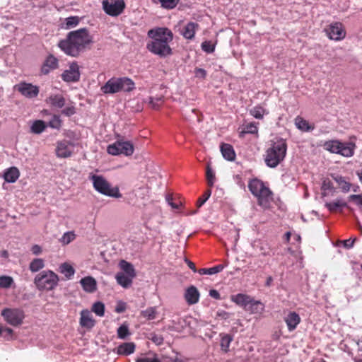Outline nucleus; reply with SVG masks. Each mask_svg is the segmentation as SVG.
<instances>
[{"mask_svg":"<svg viewBox=\"0 0 362 362\" xmlns=\"http://www.w3.org/2000/svg\"><path fill=\"white\" fill-rule=\"evenodd\" d=\"M255 197L257 198L258 204L263 209H266L270 207L273 201V193L268 187Z\"/></svg>","mask_w":362,"mask_h":362,"instance_id":"obj_15","label":"nucleus"},{"mask_svg":"<svg viewBox=\"0 0 362 362\" xmlns=\"http://www.w3.org/2000/svg\"><path fill=\"white\" fill-rule=\"evenodd\" d=\"M224 267L222 264H218L211 268H203L198 271V273L201 275L208 274L212 275L222 272Z\"/></svg>","mask_w":362,"mask_h":362,"instance_id":"obj_36","label":"nucleus"},{"mask_svg":"<svg viewBox=\"0 0 362 362\" xmlns=\"http://www.w3.org/2000/svg\"><path fill=\"white\" fill-rule=\"evenodd\" d=\"M1 315L7 323L14 327L21 325L25 318L24 311L20 308H4Z\"/></svg>","mask_w":362,"mask_h":362,"instance_id":"obj_8","label":"nucleus"},{"mask_svg":"<svg viewBox=\"0 0 362 362\" xmlns=\"http://www.w3.org/2000/svg\"><path fill=\"white\" fill-rule=\"evenodd\" d=\"M14 88L21 95L28 98H35L39 93L38 87L32 83L23 82L16 85Z\"/></svg>","mask_w":362,"mask_h":362,"instance_id":"obj_12","label":"nucleus"},{"mask_svg":"<svg viewBox=\"0 0 362 362\" xmlns=\"http://www.w3.org/2000/svg\"><path fill=\"white\" fill-rule=\"evenodd\" d=\"M74 151V144L68 141L64 140L57 143L56 149L57 156L59 158L70 157Z\"/></svg>","mask_w":362,"mask_h":362,"instance_id":"obj_14","label":"nucleus"},{"mask_svg":"<svg viewBox=\"0 0 362 362\" xmlns=\"http://www.w3.org/2000/svg\"><path fill=\"white\" fill-rule=\"evenodd\" d=\"M3 332H5V336L4 337L6 338L7 340H9L12 338V334H13V329L11 328H9V327H6V328H3Z\"/></svg>","mask_w":362,"mask_h":362,"instance_id":"obj_63","label":"nucleus"},{"mask_svg":"<svg viewBox=\"0 0 362 362\" xmlns=\"http://www.w3.org/2000/svg\"><path fill=\"white\" fill-rule=\"evenodd\" d=\"M252 246L255 250H259L262 255H268L269 247H268V245L267 243H265L261 240H256L252 244Z\"/></svg>","mask_w":362,"mask_h":362,"instance_id":"obj_40","label":"nucleus"},{"mask_svg":"<svg viewBox=\"0 0 362 362\" xmlns=\"http://www.w3.org/2000/svg\"><path fill=\"white\" fill-rule=\"evenodd\" d=\"M158 1L160 3L162 7L172 9L177 6L179 0H158Z\"/></svg>","mask_w":362,"mask_h":362,"instance_id":"obj_51","label":"nucleus"},{"mask_svg":"<svg viewBox=\"0 0 362 362\" xmlns=\"http://www.w3.org/2000/svg\"><path fill=\"white\" fill-rule=\"evenodd\" d=\"M211 194V190L210 189L206 190L204 192V193L203 194V195L198 199V200L197 202V207L198 208L201 207L209 199Z\"/></svg>","mask_w":362,"mask_h":362,"instance_id":"obj_53","label":"nucleus"},{"mask_svg":"<svg viewBox=\"0 0 362 362\" xmlns=\"http://www.w3.org/2000/svg\"><path fill=\"white\" fill-rule=\"evenodd\" d=\"M323 147L332 153L351 157L354 155L355 146L351 143H341L337 140H332L325 142Z\"/></svg>","mask_w":362,"mask_h":362,"instance_id":"obj_7","label":"nucleus"},{"mask_svg":"<svg viewBox=\"0 0 362 362\" xmlns=\"http://www.w3.org/2000/svg\"><path fill=\"white\" fill-rule=\"evenodd\" d=\"M325 206L328 209L329 211L334 212L339 209H341L342 208L346 207L347 204L341 199H336L332 202H327L325 204Z\"/></svg>","mask_w":362,"mask_h":362,"instance_id":"obj_32","label":"nucleus"},{"mask_svg":"<svg viewBox=\"0 0 362 362\" xmlns=\"http://www.w3.org/2000/svg\"><path fill=\"white\" fill-rule=\"evenodd\" d=\"M80 284L86 292L93 293L97 289V282L92 276H86L81 279Z\"/></svg>","mask_w":362,"mask_h":362,"instance_id":"obj_19","label":"nucleus"},{"mask_svg":"<svg viewBox=\"0 0 362 362\" xmlns=\"http://www.w3.org/2000/svg\"><path fill=\"white\" fill-rule=\"evenodd\" d=\"M221 152L223 158L229 161H233L235 158V153L230 144H222L221 145Z\"/></svg>","mask_w":362,"mask_h":362,"instance_id":"obj_26","label":"nucleus"},{"mask_svg":"<svg viewBox=\"0 0 362 362\" xmlns=\"http://www.w3.org/2000/svg\"><path fill=\"white\" fill-rule=\"evenodd\" d=\"M161 222V217L158 213L154 214L153 217H149L146 220L147 227L149 228H156Z\"/></svg>","mask_w":362,"mask_h":362,"instance_id":"obj_38","label":"nucleus"},{"mask_svg":"<svg viewBox=\"0 0 362 362\" xmlns=\"http://www.w3.org/2000/svg\"><path fill=\"white\" fill-rule=\"evenodd\" d=\"M151 339L152 341H153L157 345H160L163 344V338L161 335L156 334H151Z\"/></svg>","mask_w":362,"mask_h":362,"instance_id":"obj_59","label":"nucleus"},{"mask_svg":"<svg viewBox=\"0 0 362 362\" xmlns=\"http://www.w3.org/2000/svg\"><path fill=\"white\" fill-rule=\"evenodd\" d=\"M202 49L206 53H212L215 49V45L211 41H204L201 45Z\"/></svg>","mask_w":362,"mask_h":362,"instance_id":"obj_54","label":"nucleus"},{"mask_svg":"<svg viewBox=\"0 0 362 362\" xmlns=\"http://www.w3.org/2000/svg\"><path fill=\"white\" fill-rule=\"evenodd\" d=\"M13 284V279L9 276H0V288H8Z\"/></svg>","mask_w":362,"mask_h":362,"instance_id":"obj_45","label":"nucleus"},{"mask_svg":"<svg viewBox=\"0 0 362 362\" xmlns=\"http://www.w3.org/2000/svg\"><path fill=\"white\" fill-rule=\"evenodd\" d=\"M135 88L134 82L128 77L111 78L101 88L104 94H114L119 91L130 92Z\"/></svg>","mask_w":362,"mask_h":362,"instance_id":"obj_4","label":"nucleus"},{"mask_svg":"<svg viewBox=\"0 0 362 362\" xmlns=\"http://www.w3.org/2000/svg\"><path fill=\"white\" fill-rule=\"evenodd\" d=\"M75 112V108L74 107H67L62 111V114L68 117L74 115Z\"/></svg>","mask_w":362,"mask_h":362,"instance_id":"obj_60","label":"nucleus"},{"mask_svg":"<svg viewBox=\"0 0 362 362\" xmlns=\"http://www.w3.org/2000/svg\"><path fill=\"white\" fill-rule=\"evenodd\" d=\"M206 177L208 185L210 187H213L215 182V174L209 165H208L206 168Z\"/></svg>","mask_w":362,"mask_h":362,"instance_id":"obj_49","label":"nucleus"},{"mask_svg":"<svg viewBox=\"0 0 362 362\" xmlns=\"http://www.w3.org/2000/svg\"><path fill=\"white\" fill-rule=\"evenodd\" d=\"M257 132H258V128H257L256 123L251 122V123L246 124L244 127L243 131L240 132V135L245 134H257Z\"/></svg>","mask_w":362,"mask_h":362,"instance_id":"obj_43","label":"nucleus"},{"mask_svg":"<svg viewBox=\"0 0 362 362\" xmlns=\"http://www.w3.org/2000/svg\"><path fill=\"white\" fill-rule=\"evenodd\" d=\"M79 66L76 62L70 64L69 69L65 70L62 74L63 81L70 82H77L80 80Z\"/></svg>","mask_w":362,"mask_h":362,"instance_id":"obj_13","label":"nucleus"},{"mask_svg":"<svg viewBox=\"0 0 362 362\" xmlns=\"http://www.w3.org/2000/svg\"><path fill=\"white\" fill-rule=\"evenodd\" d=\"M31 251H32L33 254H34L35 255H38L42 252V248L38 245H34L31 248Z\"/></svg>","mask_w":362,"mask_h":362,"instance_id":"obj_64","label":"nucleus"},{"mask_svg":"<svg viewBox=\"0 0 362 362\" xmlns=\"http://www.w3.org/2000/svg\"><path fill=\"white\" fill-rule=\"evenodd\" d=\"M221 337V348L224 352H228L231 341L233 340V335L230 334L221 333L219 334Z\"/></svg>","mask_w":362,"mask_h":362,"instance_id":"obj_30","label":"nucleus"},{"mask_svg":"<svg viewBox=\"0 0 362 362\" xmlns=\"http://www.w3.org/2000/svg\"><path fill=\"white\" fill-rule=\"evenodd\" d=\"M327 34L331 40H341L345 37L346 32L341 23L336 22L329 25L326 29Z\"/></svg>","mask_w":362,"mask_h":362,"instance_id":"obj_11","label":"nucleus"},{"mask_svg":"<svg viewBox=\"0 0 362 362\" xmlns=\"http://www.w3.org/2000/svg\"><path fill=\"white\" fill-rule=\"evenodd\" d=\"M284 321L290 332L296 329L300 322V317L296 312H290L284 318Z\"/></svg>","mask_w":362,"mask_h":362,"instance_id":"obj_18","label":"nucleus"},{"mask_svg":"<svg viewBox=\"0 0 362 362\" xmlns=\"http://www.w3.org/2000/svg\"><path fill=\"white\" fill-rule=\"evenodd\" d=\"M250 115L256 119H261L265 113V110L261 106H255L250 111Z\"/></svg>","mask_w":362,"mask_h":362,"instance_id":"obj_44","label":"nucleus"},{"mask_svg":"<svg viewBox=\"0 0 362 362\" xmlns=\"http://www.w3.org/2000/svg\"><path fill=\"white\" fill-rule=\"evenodd\" d=\"M80 18L78 16H70L65 18L62 28L66 30L73 28L78 25Z\"/></svg>","mask_w":362,"mask_h":362,"instance_id":"obj_35","label":"nucleus"},{"mask_svg":"<svg viewBox=\"0 0 362 362\" xmlns=\"http://www.w3.org/2000/svg\"><path fill=\"white\" fill-rule=\"evenodd\" d=\"M117 332L118 338L121 339H125L130 335L129 327L126 324H122L120 327H119Z\"/></svg>","mask_w":362,"mask_h":362,"instance_id":"obj_42","label":"nucleus"},{"mask_svg":"<svg viewBox=\"0 0 362 362\" xmlns=\"http://www.w3.org/2000/svg\"><path fill=\"white\" fill-rule=\"evenodd\" d=\"M251 298L252 297L248 295L238 293L237 295L232 296L231 300L237 305H240L245 309L248 305V303H250V300Z\"/></svg>","mask_w":362,"mask_h":362,"instance_id":"obj_29","label":"nucleus"},{"mask_svg":"<svg viewBox=\"0 0 362 362\" xmlns=\"http://www.w3.org/2000/svg\"><path fill=\"white\" fill-rule=\"evenodd\" d=\"M135 344L133 342H124L118 346L117 353L119 355L128 356L134 353Z\"/></svg>","mask_w":362,"mask_h":362,"instance_id":"obj_28","label":"nucleus"},{"mask_svg":"<svg viewBox=\"0 0 362 362\" xmlns=\"http://www.w3.org/2000/svg\"><path fill=\"white\" fill-rule=\"evenodd\" d=\"M296 125L298 129L304 132H309L313 129L310 127L309 123L305 119L299 117L296 119Z\"/></svg>","mask_w":362,"mask_h":362,"instance_id":"obj_41","label":"nucleus"},{"mask_svg":"<svg viewBox=\"0 0 362 362\" xmlns=\"http://www.w3.org/2000/svg\"><path fill=\"white\" fill-rule=\"evenodd\" d=\"M333 180L338 184L343 192H348L350 190L351 184L345 180L341 175L332 176Z\"/></svg>","mask_w":362,"mask_h":362,"instance_id":"obj_34","label":"nucleus"},{"mask_svg":"<svg viewBox=\"0 0 362 362\" xmlns=\"http://www.w3.org/2000/svg\"><path fill=\"white\" fill-rule=\"evenodd\" d=\"M59 276L52 270H44L34 278V284L40 291H52L58 285Z\"/></svg>","mask_w":362,"mask_h":362,"instance_id":"obj_5","label":"nucleus"},{"mask_svg":"<svg viewBox=\"0 0 362 362\" xmlns=\"http://www.w3.org/2000/svg\"><path fill=\"white\" fill-rule=\"evenodd\" d=\"M195 76L200 78H204L206 76V71L202 68H196L194 70Z\"/></svg>","mask_w":362,"mask_h":362,"instance_id":"obj_58","label":"nucleus"},{"mask_svg":"<svg viewBox=\"0 0 362 362\" xmlns=\"http://www.w3.org/2000/svg\"><path fill=\"white\" fill-rule=\"evenodd\" d=\"M89 179L93 182L94 189L104 195L119 198L122 197L117 187H112L111 185L102 175L90 174Z\"/></svg>","mask_w":362,"mask_h":362,"instance_id":"obj_6","label":"nucleus"},{"mask_svg":"<svg viewBox=\"0 0 362 362\" xmlns=\"http://www.w3.org/2000/svg\"><path fill=\"white\" fill-rule=\"evenodd\" d=\"M200 293L194 286H190L185 292V299L189 305H194L199 302Z\"/></svg>","mask_w":362,"mask_h":362,"instance_id":"obj_16","label":"nucleus"},{"mask_svg":"<svg viewBox=\"0 0 362 362\" xmlns=\"http://www.w3.org/2000/svg\"><path fill=\"white\" fill-rule=\"evenodd\" d=\"M156 309L154 307L148 308L141 312L142 316L148 320H154L156 317Z\"/></svg>","mask_w":362,"mask_h":362,"instance_id":"obj_47","label":"nucleus"},{"mask_svg":"<svg viewBox=\"0 0 362 362\" xmlns=\"http://www.w3.org/2000/svg\"><path fill=\"white\" fill-rule=\"evenodd\" d=\"M136 362H160L155 354H149L138 358Z\"/></svg>","mask_w":362,"mask_h":362,"instance_id":"obj_48","label":"nucleus"},{"mask_svg":"<svg viewBox=\"0 0 362 362\" xmlns=\"http://www.w3.org/2000/svg\"><path fill=\"white\" fill-rule=\"evenodd\" d=\"M59 271L62 274H64L68 279H70L75 273L74 267L67 263L61 264L59 267Z\"/></svg>","mask_w":362,"mask_h":362,"instance_id":"obj_37","label":"nucleus"},{"mask_svg":"<svg viewBox=\"0 0 362 362\" xmlns=\"http://www.w3.org/2000/svg\"><path fill=\"white\" fill-rule=\"evenodd\" d=\"M199 28V25L194 22L188 23L183 28L182 35L188 40H192L194 37L195 31Z\"/></svg>","mask_w":362,"mask_h":362,"instance_id":"obj_25","label":"nucleus"},{"mask_svg":"<svg viewBox=\"0 0 362 362\" xmlns=\"http://www.w3.org/2000/svg\"><path fill=\"white\" fill-rule=\"evenodd\" d=\"M119 265L121 269L123 271V273L129 275L130 276H136V272L132 264L125 260H121L119 263Z\"/></svg>","mask_w":362,"mask_h":362,"instance_id":"obj_31","label":"nucleus"},{"mask_svg":"<svg viewBox=\"0 0 362 362\" xmlns=\"http://www.w3.org/2000/svg\"><path fill=\"white\" fill-rule=\"evenodd\" d=\"M267 187L264 183L258 179H253L250 180L248 184V188L254 196H257L259 193L262 192Z\"/></svg>","mask_w":362,"mask_h":362,"instance_id":"obj_22","label":"nucleus"},{"mask_svg":"<svg viewBox=\"0 0 362 362\" xmlns=\"http://www.w3.org/2000/svg\"><path fill=\"white\" fill-rule=\"evenodd\" d=\"M20 176V172L16 167H11L5 170L4 178L8 183L15 182Z\"/></svg>","mask_w":362,"mask_h":362,"instance_id":"obj_24","label":"nucleus"},{"mask_svg":"<svg viewBox=\"0 0 362 362\" xmlns=\"http://www.w3.org/2000/svg\"><path fill=\"white\" fill-rule=\"evenodd\" d=\"M92 42L88 29L81 28L69 32L65 39L59 42V47L67 55L76 57Z\"/></svg>","mask_w":362,"mask_h":362,"instance_id":"obj_1","label":"nucleus"},{"mask_svg":"<svg viewBox=\"0 0 362 362\" xmlns=\"http://www.w3.org/2000/svg\"><path fill=\"white\" fill-rule=\"evenodd\" d=\"M61 119L59 115H54L49 122V126L53 129H59L61 127Z\"/></svg>","mask_w":362,"mask_h":362,"instance_id":"obj_55","label":"nucleus"},{"mask_svg":"<svg viewBox=\"0 0 362 362\" xmlns=\"http://www.w3.org/2000/svg\"><path fill=\"white\" fill-rule=\"evenodd\" d=\"M165 200L166 202H168V204L171 206L172 208L173 209H178L179 207V205L176 203H174L173 202V197L170 194H168L166 197H165Z\"/></svg>","mask_w":362,"mask_h":362,"instance_id":"obj_62","label":"nucleus"},{"mask_svg":"<svg viewBox=\"0 0 362 362\" xmlns=\"http://www.w3.org/2000/svg\"><path fill=\"white\" fill-rule=\"evenodd\" d=\"M80 325L86 328H92L95 325V321L92 317L90 312L88 310H83L81 312Z\"/></svg>","mask_w":362,"mask_h":362,"instance_id":"obj_21","label":"nucleus"},{"mask_svg":"<svg viewBox=\"0 0 362 362\" xmlns=\"http://www.w3.org/2000/svg\"><path fill=\"white\" fill-rule=\"evenodd\" d=\"M45 266V264L43 259L35 258L30 262L29 264V269L31 272L35 273L43 269Z\"/></svg>","mask_w":362,"mask_h":362,"instance_id":"obj_33","label":"nucleus"},{"mask_svg":"<svg viewBox=\"0 0 362 362\" xmlns=\"http://www.w3.org/2000/svg\"><path fill=\"white\" fill-rule=\"evenodd\" d=\"M103 8L109 16H117L121 14L125 8L124 0H104L103 1Z\"/></svg>","mask_w":362,"mask_h":362,"instance_id":"obj_10","label":"nucleus"},{"mask_svg":"<svg viewBox=\"0 0 362 362\" xmlns=\"http://www.w3.org/2000/svg\"><path fill=\"white\" fill-rule=\"evenodd\" d=\"M356 240V238H354V239H347V240H342L341 241V243L343 244V246L347 249V250H349L351 248H352L354 247V242L355 240Z\"/></svg>","mask_w":362,"mask_h":362,"instance_id":"obj_57","label":"nucleus"},{"mask_svg":"<svg viewBox=\"0 0 362 362\" xmlns=\"http://www.w3.org/2000/svg\"><path fill=\"white\" fill-rule=\"evenodd\" d=\"M148 36L151 39L146 45L147 49L151 53L165 58L172 54L169 43L173 40V34L168 28L158 27L151 29Z\"/></svg>","mask_w":362,"mask_h":362,"instance_id":"obj_2","label":"nucleus"},{"mask_svg":"<svg viewBox=\"0 0 362 362\" xmlns=\"http://www.w3.org/2000/svg\"><path fill=\"white\" fill-rule=\"evenodd\" d=\"M349 199L354 201L357 206L362 209V195L351 194L349 196Z\"/></svg>","mask_w":362,"mask_h":362,"instance_id":"obj_56","label":"nucleus"},{"mask_svg":"<svg viewBox=\"0 0 362 362\" xmlns=\"http://www.w3.org/2000/svg\"><path fill=\"white\" fill-rule=\"evenodd\" d=\"M115 278L119 285L122 286L123 288H129L132 284V281L134 277L125 274L123 272H118Z\"/></svg>","mask_w":362,"mask_h":362,"instance_id":"obj_27","label":"nucleus"},{"mask_svg":"<svg viewBox=\"0 0 362 362\" xmlns=\"http://www.w3.org/2000/svg\"><path fill=\"white\" fill-rule=\"evenodd\" d=\"M134 146L130 141H117L107 147L109 154L117 156L123 154L127 156H131L134 153Z\"/></svg>","mask_w":362,"mask_h":362,"instance_id":"obj_9","label":"nucleus"},{"mask_svg":"<svg viewBox=\"0 0 362 362\" xmlns=\"http://www.w3.org/2000/svg\"><path fill=\"white\" fill-rule=\"evenodd\" d=\"M216 316L219 317L222 319L227 320L230 317V314L228 312H226L224 310H218L216 313Z\"/></svg>","mask_w":362,"mask_h":362,"instance_id":"obj_61","label":"nucleus"},{"mask_svg":"<svg viewBox=\"0 0 362 362\" xmlns=\"http://www.w3.org/2000/svg\"><path fill=\"white\" fill-rule=\"evenodd\" d=\"M270 143V146L265 152L264 162L267 166L274 168L284 160L287 152V143L282 138L272 139Z\"/></svg>","mask_w":362,"mask_h":362,"instance_id":"obj_3","label":"nucleus"},{"mask_svg":"<svg viewBox=\"0 0 362 362\" xmlns=\"http://www.w3.org/2000/svg\"><path fill=\"white\" fill-rule=\"evenodd\" d=\"M163 103V96L149 97V104L153 109H158Z\"/></svg>","mask_w":362,"mask_h":362,"instance_id":"obj_52","label":"nucleus"},{"mask_svg":"<svg viewBox=\"0 0 362 362\" xmlns=\"http://www.w3.org/2000/svg\"><path fill=\"white\" fill-rule=\"evenodd\" d=\"M264 304L260 300H256L253 298L250 300V303L245 308V310L253 314H261L264 310Z\"/></svg>","mask_w":362,"mask_h":362,"instance_id":"obj_20","label":"nucleus"},{"mask_svg":"<svg viewBox=\"0 0 362 362\" xmlns=\"http://www.w3.org/2000/svg\"><path fill=\"white\" fill-rule=\"evenodd\" d=\"M47 103L52 107L62 108L65 105V98L59 94H52L47 98Z\"/></svg>","mask_w":362,"mask_h":362,"instance_id":"obj_23","label":"nucleus"},{"mask_svg":"<svg viewBox=\"0 0 362 362\" xmlns=\"http://www.w3.org/2000/svg\"><path fill=\"white\" fill-rule=\"evenodd\" d=\"M92 311L98 316L102 317L105 314V305L101 302H96L93 305Z\"/></svg>","mask_w":362,"mask_h":362,"instance_id":"obj_46","label":"nucleus"},{"mask_svg":"<svg viewBox=\"0 0 362 362\" xmlns=\"http://www.w3.org/2000/svg\"><path fill=\"white\" fill-rule=\"evenodd\" d=\"M58 67V59L52 54H49L45 60L42 67V74H48L52 70L56 69Z\"/></svg>","mask_w":362,"mask_h":362,"instance_id":"obj_17","label":"nucleus"},{"mask_svg":"<svg viewBox=\"0 0 362 362\" xmlns=\"http://www.w3.org/2000/svg\"><path fill=\"white\" fill-rule=\"evenodd\" d=\"M75 238V234L72 231L66 232L60 239L61 243L63 245H67L70 243Z\"/></svg>","mask_w":362,"mask_h":362,"instance_id":"obj_50","label":"nucleus"},{"mask_svg":"<svg viewBox=\"0 0 362 362\" xmlns=\"http://www.w3.org/2000/svg\"><path fill=\"white\" fill-rule=\"evenodd\" d=\"M47 125L44 121L36 120L33 123L30 129L34 134H40L45 129Z\"/></svg>","mask_w":362,"mask_h":362,"instance_id":"obj_39","label":"nucleus"}]
</instances>
